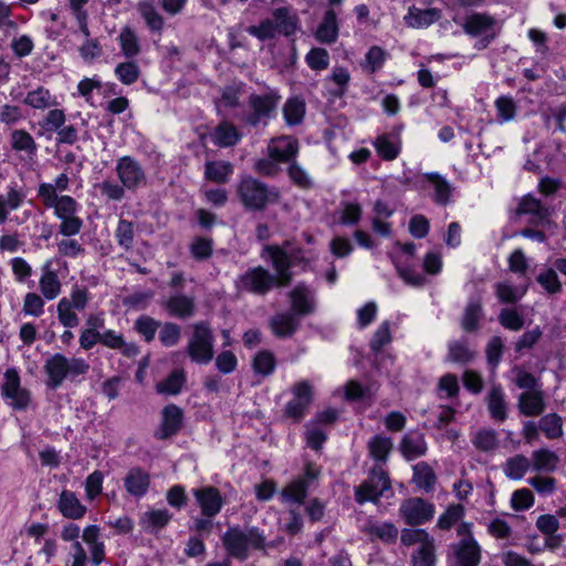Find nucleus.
Here are the masks:
<instances>
[{"instance_id": "5fc2aeb1", "label": "nucleus", "mask_w": 566, "mask_h": 566, "mask_svg": "<svg viewBox=\"0 0 566 566\" xmlns=\"http://www.w3.org/2000/svg\"><path fill=\"white\" fill-rule=\"evenodd\" d=\"M114 72L124 85H132L136 83L142 75L139 65L133 61V59L130 61L118 63Z\"/></svg>"}, {"instance_id": "3c124183", "label": "nucleus", "mask_w": 566, "mask_h": 566, "mask_svg": "<svg viewBox=\"0 0 566 566\" xmlns=\"http://www.w3.org/2000/svg\"><path fill=\"white\" fill-rule=\"evenodd\" d=\"M305 102L300 97L289 98L283 106V115L289 125L300 124L305 115Z\"/></svg>"}, {"instance_id": "6e6d98bb", "label": "nucleus", "mask_w": 566, "mask_h": 566, "mask_svg": "<svg viewBox=\"0 0 566 566\" xmlns=\"http://www.w3.org/2000/svg\"><path fill=\"white\" fill-rule=\"evenodd\" d=\"M472 443L480 451H493L499 444L497 434L493 429H481L473 436Z\"/></svg>"}, {"instance_id": "9b49d317", "label": "nucleus", "mask_w": 566, "mask_h": 566, "mask_svg": "<svg viewBox=\"0 0 566 566\" xmlns=\"http://www.w3.org/2000/svg\"><path fill=\"white\" fill-rule=\"evenodd\" d=\"M115 172L127 190H136L147 182V176L142 164L132 156H123L116 160Z\"/></svg>"}, {"instance_id": "412c9836", "label": "nucleus", "mask_w": 566, "mask_h": 566, "mask_svg": "<svg viewBox=\"0 0 566 566\" xmlns=\"http://www.w3.org/2000/svg\"><path fill=\"white\" fill-rule=\"evenodd\" d=\"M57 510L69 520H81L85 516L87 507L81 502L75 492L63 490L59 496Z\"/></svg>"}, {"instance_id": "864d4df0", "label": "nucleus", "mask_w": 566, "mask_h": 566, "mask_svg": "<svg viewBox=\"0 0 566 566\" xmlns=\"http://www.w3.org/2000/svg\"><path fill=\"white\" fill-rule=\"evenodd\" d=\"M392 449L390 438L384 436H376L368 442V451L377 462L385 463Z\"/></svg>"}, {"instance_id": "09e8293b", "label": "nucleus", "mask_w": 566, "mask_h": 566, "mask_svg": "<svg viewBox=\"0 0 566 566\" xmlns=\"http://www.w3.org/2000/svg\"><path fill=\"white\" fill-rule=\"evenodd\" d=\"M531 468V461L523 454L509 458L504 464V472L512 480H521Z\"/></svg>"}, {"instance_id": "69168bd1", "label": "nucleus", "mask_w": 566, "mask_h": 566, "mask_svg": "<svg viewBox=\"0 0 566 566\" xmlns=\"http://www.w3.org/2000/svg\"><path fill=\"white\" fill-rule=\"evenodd\" d=\"M281 163L270 156L259 158L253 164V170L255 174L274 178L281 172Z\"/></svg>"}, {"instance_id": "a878e982", "label": "nucleus", "mask_w": 566, "mask_h": 566, "mask_svg": "<svg viewBox=\"0 0 566 566\" xmlns=\"http://www.w3.org/2000/svg\"><path fill=\"white\" fill-rule=\"evenodd\" d=\"M496 20L489 13L475 12L468 15L462 23L464 32L472 36H478L493 30Z\"/></svg>"}, {"instance_id": "37998d69", "label": "nucleus", "mask_w": 566, "mask_h": 566, "mask_svg": "<svg viewBox=\"0 0 566 566\" xmlns=\"http://www.w3.org/2000/svg\"><path fill=\"white\" fill-rule=\"evenodd\" d=\"M171 517L168 510H149L142 515L140 525L145 531L157 532L164 528Z\"/></svg>"}, {"instance_id": "c03bdc74", "label": "nucleus", "mask_w": 566, "mask_h": 566, "mask_svg": "<svg viewBox=\"0 0 566 566\" xmlns=\"http://www.w3.org/2000/svg\"><path fill=\"white\" fill-rule=\"evenodd\" d=\"M137 10L150 31L161 33L164 29V18L158 13L151 0L139 1L137 3Z\"/></svg>"}, {"instance_id": "423d86ee", "label": "nucleus", "mask_w": 566, "mask_h": 566, "mask_svg": "<svg viewBox=\"0 0 566 566\" xmlns=\"http://www.w3.org/2000/svg\"><path fill=\"white\" fill-rule=\"evenodd\" d=\"M235 287L239 292L265 296L273 289H280L274 280V274L269 269L256 265L249 268L235 280Z\"/></svg>"}, {"instance_id": "4be33fe9", "label": "nucleus", "mask_w": 566, "mask_h": 566, "mask_svg": "<svg viewBox=\"0 0 566 566\" xmlns=\"http://www.w3.org/2000/svg\"><path fill=\"white\" fill-rule=\"evenodd\" d=\"M338 33L337 13L334 9H328L314 33L315 39L322 44H333L337 41Z\"/></svg>"}, {"instance_id": "39448f33", "label": "nucleus", "mask_w": 566, "mask_h": 566, "mask_svg": "<svg viewBox=\"0 0 566 566\" xmlns=\"http://www.w3.org/2000/svg\"><path fill=\"white\" fill-rule=\"evenodd\" d=\"M192 333L187 344V355L197 364H208L213 358L214 335L210 324L206 321L197 322L191 326Z\"/></svg>"}, {"instance_id": "473e14b6", "label": "nucleus", "mask_w": 566, "mask_h": 566, "mask_svg": "<svg viewBox=\"0 0 566 566\" xmlns=\"http://www.w3.org/2000/svg\"><path fill=\"white\" fill-rule=\"evenodd\" d=\"M440 18L441 11L437 8L419 9L412 6L409 8L405 21L411 28H422L434 23Z\"/></svg>"}, {"instance_id": "a19ab883", "label": "nucleus", "mask_w": 566, "mask_h": 566, "mask_svg": "<svg viewBox=\"0 0 566 566\" xmlns=\"http://www.w3.org/2000/svg\"><path fill=\"white\" fill-rule=\"evenodd\" d=\"M240 138L241 134L230 122H221L212 133V140L219 147L233 146Z\"/></svg>"}, {"instance_id": "a18cd8bd", "label": "nucleus", "mask_w": 566, "mask_h": 566, "mask_svg": "<svg viewBox=\"0 0 566 566\" xmlns=\"http://www.w3.org/2000/svg\"><path fill=\"white\" fill-rule=\"evenodd\" d=\"M40 291L46 300L56 298L62 290V284L56 272L45 268L39 282Z\"/></svg>"}, {"instance_id": "f03ea898", "label": "nucleus", "mask_w": 566, "mask_h": 566, "mask_svg": "<svg viewBox=\"0 0 566 566\" xmlns=\"http://www.w3.org/2000/svg\"><path fill=\"white\" fill-rule=\"evenodd\" d=\"M221 541L227 554L239 560H245L250 549H264L265 547V536L256 527H229Z\"/></svg>"}, {"instance_id": "72a5a7b5", "label": "nucleus", "mask_w": 566, "mask_h": 566, "mask_svg": "<svg viewBox=\"0 0 566 566\" xmlns=\"http://www.w3.org/2000/svg\"><path fill=\"white\" fill-rule=\"evenodd\" d=\"M118 44L123 55L129 60L138 56L142 52V44L136 31L129 25L122 28L118 34Z\"/></svg>"}, {"instance_id": "cd10ccee", "label": "nucleus", "mask_w": 566, "mask_h": 566, "mask_svg": "<svg viewBox=\"0 0 566 566\" xmlns=\"http://www.w3.org/2000/svg\"><path fill=\"white\" fill-rule=\"evenodd\" d=\"M515 213L517 216H532V222L534 223L543 222L549 217L548 208L531 195H526L520 200Z\"/></svg>"}, {"instance_id": "052dcab7", "label": "nucleus", "mask_w": 566, "mask_h": 566, "mask_svg": "<svg viewBox=\"0 0 566 566\" xmlns=\"http://www.w3.org/2000/svg\"><path fill=\"white\" fill-rule=\"evenodd\" d=\"M115 237L122 248L126 251L130 250L134 245L135 238L134 223L132 221L120 219L115 231Z\"/></svg>"}, {"instance_id": "4d7b16f0", "label": "nucleus", "mask_w": 566, "mask_h": 566, "mask_svg": "<svg viewBox=\"0 0 566 566\" xmlns=\"http://www.w3.org/2000/svg\"><path fill=\"white\" fill-rule=\"evenodd\" d=\"M275 365L276 359L274 354L265 349L256 353L252 363L254 371L262 376L271 375L275 369Z\"/></svg>"}, {"instance_id": "79ce46f5", "label": "nucleus", "mask_w": 566, "mask_h": 566, "mask_svg": "<svg viewBox=\"0 0 566 566\" xmlns=\"http://www.w3.org/2000/svg\"><path fill=\"white\" fill-rule=\"evenodd\" d=\"M412 482L428 493L434 489L437 475L427 462H419L413 467Z\"/></svg>"}, {"instance_id": "b1692460", "label": "nucleus", "mask_w": 566, "mask_h": 566, "mask_svg": "<svg viewBox=\"0 0 566 566\" xmlns=\"http://www.w3.org/2000/svg\"><path fill=\"white\" fill-rule=\"evenodd\" d=\"M484 318L483 303L481 298L470 300L461 316V327L465 333H476L481 328Z\"/></svg>"}, {"instance_id": "bb28decb", "label": "nucleus", "mask_w": 566, "mask_h": 566, "mask_svg": "<svg viewBox=\"0 0 566 566\" xmlns=\"http://www.w3.org/2000/svg\"><path fill=\"white\" fill-rule=\"evenodd\" d=\"M298 326L300 321L294 313H277L270 319V327L273 334L280 338L292 336Z\"/></svg>"}, {"instance_id": "5701e85b", "label": "nucleus", "mask_w": 566, "mask_h": 566, "mask_svg": "<svg viewBox=\"0 0 566 566\" xmlns=\"http://www.w3.org/2000/svg\"><path fill=\"white\" fill-rule=\"evenodd\" d=\"M101 344L107 348L118 350L128 358L136 357L139 354V347L135 343L126 342L123 334L113 329L101 332Z\"/></svg>"}, {"instance_id": "c9c22d12", "label": "nucleus", "mask_w": 566, "mask_h": 566, "mask_svg": "<svg viewBox=\"0 0 566 566\" xmlns=\"http://www.w3.org/2000/svg\"><path fill=\"white\" fill-rule=\"evenodd\" d=\"M23 103L33 109L44 111L57 105L56 98L49 88L38 86L27 93Z\"/></svg>"}, {"instance_id": "e433bc0d", "label": "nucleus", "mask_w": 566, "mask_h": 566, "mask_svg": "<svg viewBox=\"0 0 566 566\" xmlns=\"http://www.w3.org/2000/svg\"><path fill=\"white\" fill-rule=\"evenodd\" d=\"M24 199V191L17 187H10L6 195L0 196V224L7 222L10 211L19 209Z\"/></svg>"}, {"instance_id": "4468645a", "label": "nucleus", "mask_w": 566, "mask_h": 566, "mask_svg": "<svg viewBox=\"0 0 566 566\" xmlns=\"http://www.w3.org/2000/svg\"><path fill=\"white\" fill-rule=\"evenodd\" d=\"M300 150L297 138L290 135L273 137L266 146V155L275 158L281 164H290L295 160Z\"/></svg>"}, {"instance_id": "7c9ffc66", "label": "nucleus", "mask_w": 566, "mask_h": 566, "mask_svg": "<svg viewBox=\"0 0 566 566\" xmlns=\"http://www.w3.org/2000/svg\"><path fill=\"white\" fill-rule=\"evenodd\" d=\"M433 188V200L438 205L446 206L451 201L452 186L438 172H428L422 176Z\"/></svg>"}, {"instance_id": "c85d7f7f", "label": "nucleus", "mask_w": 566, "mask_h": 566, "mask_svg": "<svg viewBox=\"0 0 566 566\" xmlns=\"http://www.w3.org/2000/svg\"><path fill=\"white\" fill-rule=\"evenodd\" d=\"M455 555L460 566H478L481 549L473 537H464L457 545Z\"/></svg>"}, {"instance_id": "49530a36", "label": "nucleus", "mask_w": 566, "mask_h": 566, "mask_svg": "<svg viewBox=\"0 0 566 566\" xmlns=\"http://www.w3.org/2000/svg\"><path fill=\"white\" fill-rule=\"evenodd\" d=\"M476 356L475 350L471 349L468 342L464 339L454 340L448 347V360L467 365L471 363Z\"/></svg>"}, {"instance_id": "58836bf2", "label": "nucleus", "mask_w": 566, "mask_h": 566, "mask_svg": "<svg viewBox=\"0 0 566 566\" xmlns=\"http://www.w3.org/2000/svg\"><path fill=\"white\" fill-rule=\"evenodd\" d=\"M400 450L407 460H413L426 453L427 443L422 434L408 433L401 439Z\"/></svg>"}, {"instance_id": "0e129e2a", "label": "nucleus", "mask_w": 566, "mask_h": 566, "mask_svg": "<svg viewBox=\"0 0 566 566\" xmlns=\"http://www.w3.org/2000/svg\"><path fill=\"white\" fill-rule=\"evenodd\" d=\"M495 295L501 303L515 304L525 294V290H518L517 287L507 283H497L494 286Z\"/></svg>"}, {"instance_id": "bf43d9fd", "label": "nucleus", "mask_w": 566, "mask_h": 566, "mask_svg": "<svg viewBox=\"0 0 566 566\" xmlns=\"http://www.w3.org/2000/svg\"><path fill=\"white\" fill-rule=\"evenodd\" d=\"M412 566H434V541L419 546L411 555Z\"/></svg>"}, {"instance_id": "393cba45", "label": "nucleus", "mask_w": 566, "mask_h": 566, "mask_svg": "<svg viewBox=\"0 0 566 566\" xmlns=\"http://www.w3.org/2000/svg\"><path fill=\"white\" fill-rule=\"evenodd\" d=\"M124 485L130 495L142 497L149 489L150 476L142 468H132L124 479Z\"/></svg>"}, {"instance_id": "4c0bfd02", "label": "nucleus", "mask_w": 566, "mask_h": 566, "mask_svg": "<svg viewBox=\"0 0 566 566\" xmlns=\"http://www.w3.org/2000/svg\"><path fill=\"white\" fill-rule=\"evenodd\" d=\"M377 154L384 160H394L400 153V139L397 135L384 134L374 142Z\"/></svg>"}, {"instance_id": "13d9d810", "label": "nucleus", "mask_w": 566, "mask_h": 566, "mask_svg": "<svg viewBox=\"0 0 566 566\" xmlns=\"http://www.w3.org/2000/svg\"><path fill=\"white\" fill-rule=\"evenodd\" d=\"M305 62L313 71H324L329 66V53L324 48H313L305 55Z\"/></svg>"}, {"instance_id": "f8f14e48", "label": "nucleus", "mask_w": 566, "mask_h": 566, "mask_svg": "<svg viewBox=\"0 0 566 566\" xmlns=\"http://www.w3.org/2000/svg\"><path fill=\"white\" fill-rule=\"evenodd\" d=\"M292 394L293 399L286 403L284 413L287 418L298 422L312 403L313 386L308 380L297 381L292 387Z\"/></svg>"}, {"instance_id": "0eeeda50", "label": "nucleus", "mask_w": 566, "mask_h": 566, "mask_svg": "<svg viewBox=\"0 0 566 566\" xmlns=\"http://www.w3.org/2000/svg\"><path fill=\"white\" fill-rule=\"evenodd\" d=\"M390 489V480L380 464H375L368 478L355 489V500L359 504L365 502L377 503L385 491Z\"/></svg>"}, {"instance_id": "6ab92c4d", "label": "nucleus", "mask_w": 566, "mask_h": 566, "mask_svg": "<svg viewBox=\"0 0 566 566\" xmlns=\"http://www.w3.org/2000/svg\"><path fill=\"white\" fill-rule=\"evenodd\" d=\"M518 412L524 417H538L546 409L545 392L538 390H524L517 398Z\"/></svg>"}, {"instance_id": "aec40b11", "label": "nucleus", "mask_w": 566, "mask_h": 566, "mask_svg": "<svg viewBox=\"0 0 566 566\" xmlns=\"http://www.w3.org/2000/svg\"><path fill=\"white\" fill-rule=\"evenodd\" d=\"M485 402L491 419L495 422H504L509 415V405L505 399V392L500 384H492L485 396Z\"/></svg>"}, {"instance_id": "2f4dec72", "label": "nucleus", "mask_w": 566, "mask_h": 566, "mask_svg": "<svg viewBox=\"0 0 566 566\" xmlns=\"http://www.w3.org/2000/svg\"><path fill=\"white\" fill-rule=\"evenodd\" d=\"M276 32L290 36L293 35L298 28V17L291 9L283 7L277 8L272 13Z\"/></svg>"}, {"instance_id": "f704fd0d", "label": "nucleus", "mask_w": 566, "mask_h": 566, "mask_svg": "<svg viewBox=\"0 0 566 566\" xmlns=\"http://www.w3.org/2000/svg\"><path fill=\"white\" fill-rule=\"evenodd\" d=\"M233 174V166L226 160H208L205 164V178L214 184H227Z\"/></svg>"}, {"instance_id": "9d476101", "label": "nucleus", "mask_w": 566, "mask_h": 566, "mask_svg": "<svg viewBox=\"0 0 566 566\" xmlns=\"http://www.w3.org/2000/svg\"><path fill=\"white\" fill-rule=\"evenodd\" d=\"M436 513L433 503L422 497L405 499L399 506L398 514L408 526L415 527L430 522Z\"/></svg>"}, {"instance_id": "c756f323", "label": "nucleus", "mask_w": 566, "mask_h": 566, "mask_svg": "<svg viewBox=\"0 0 566 566\" xmlns=\"http://www.w3.org/2000/svg\"><path fill=\"white\" fill-rule=\"evenodd\" d=\"M166 310L171 316L188 318L195 314L196 302L192 296L185 294L172 295L166 302Z\"/></svg>"}, {"instance_id": "774afa93", "label": "nucleus", "mask_w": 566, "mask_h": 566, "mask_svg": "<svg viewBox=\"0 0 566 566\" xmlns=\"http://www.w3.org/2000/svg\"><path fill=\"white\" fill-rule=\"evenodd\" d=\"M497 111L499 122H509L514 119L517 111V105L511 96H500L494 102Z\"/></svg>"}, {"instance_id": "2eb2a0df", "label": "nucleus", "mask_w": 566, "mask_h": 566, "mask_svg": "<svg viewBox=\"0 0 566 566\" xmlns=\"http://www.w3.org/2000/svg\"><path fill=\"white\" fill-rule=\"evenodd\" d=\"M192 494L205 517L212 518L220 513L224 502L217 488L201 486L192 490Z\"/></svg>"}, {"instance_id": "ddd939ff", "label": "nucleus", "mask_w": 566, "mask_h": 566, "mask_svg": "<svg viewBox=\"0 0 566 566\" xmlns=\"http://www.w3.org/2000/svg\"><path fill=\"white\" fill-rule=\"evenodd\" d=\"M2 395L10 399L12 408L25 410L31 402V394L21 387L20 376L15 369H8L4 374V382L1 387Z\"/></svg>"}, {"instance_id": "7ed1b4c3", "label": "nucleus", "mask_w": 566, "mask_h": 566, "mask_svg": "<svg viewBox=\"0 0 566 566\" xmlns=\"http://www.w3.org/2000/svg\"><path fill=\"white\" fill-rule=\"evenodd\" d=\"M43 369L48 376L46 386L56 389L62 386L67 377L76 378L85 375L90 369V364L83 358H69L56 353L45 360Z\"/></svg>"}, {"instance_id": "8fccbe9b", "label": "nucleus", "mask_w": 566, "mask_h": 566, "mask_svg": "<svg viewBox=\"0 0 566 566\" xmlns=\"http://www.w3.org/2000/svg\"><path fill=\"white\" fill-rule=\"evenodd\" d=\"M186 381V374L182 369H176L170 375L156 385L159 394L177 395L181 391Z\"/></svg>"}, {"instance_id": "de8ad7c7", "label": "nucleus", "mask_w": 566, "mask_h": 566, "mask_svg": "<svg viewBox=\"0 0 566 566\" xmlns=\"http://www.w3.org/2000/svg\"><path fill=\"white\" fill-rule=\"evenodd\" d=\"M563 418L555 413H547L538 420L541 432L549 440L563 437Z\"/></svg>"}, {"instance_id": "6e6552de", "label": "nucleus", "mask_w": 566, "mask_h": 566, "mask_svg": "<svg viewBox=\"0 0 566 566\" xmlns=\"http://www.w3.org/2000/svg\"><path fill=\"white\" fill-rule=\"evenodd\" d=\"M281 98V95L275 90H268L261 94H251L248 101L251 112L247 115L245 122L252 126H256L260 123L265 124L275 114Z\"/></svg>"}, {"instance_id": "f3484780", "label": "nucleus", "mask_w": 566, "mask_h": 566, "mask_svg": "<svg viewBox=\"0 0 566 566\" xmlns=\"http://www.w3.org/2000/svg\"><path fill=\"white\" fill-rule=\"evenodd\" d=\"M184 423L182 410L171 403L166 406L161 412V423L159 429L156 431L155 437L159 440H166L176 436Z\"/></svg>"}, {"instance_id": "1a4fd4ad", "label": "nucleus", "mask_w": 566, "mask_h": 566, "mask_svg": "<svg viewBox=\"0 0 566 566\" xmlns=\"http://www.w3.org/2000/svg\"><path fill=\"white\" fill-rule=\"evenodd\" d=\"M321 475V468L313 462H307L302 475L286 484L281 493L282 500L290 504H302L306 497L307 490Z\"/></svg>"}, {"instance_id": "680f3d73", "label": "nucleus", "mask_w": 566, "mask_h": 566, "mask_svg": "<svg viewBox=\"0 0 566 566\" xmlns=\"http://www.w3.org/2000/svg\"><path fill=\"white\" fill-rule=\"evenodd\" d=\"M57 318L59 322L67 328L76 327L80 324V318L75 313V308H73L66 297H62L56 306Z\"/></svg>"}, {"instance_id": "e2e57ef3", "label": "nucleus", "mask_w": 566, "mask_h": 566, "mask_svg": "<svg viewBox=\"0 0 566 566\" xmlns=\"http://www.w3.org/2000/svg\"><path fill=\"white\" fill-rule=\"evenodd\" d=\"M499 323L509 331L517 332L523 328L524 318L515 308L505 307L499 314Z\"/></svg>"}, {"instance_id": "20e7f679", "label": "nucleus", "mask_w": 566, "mask_h": 566, "mask_svg": "<svg viewBox=\"0 0 566 566\" xmlns=\"http://www.w3.org/2000/svg\"><path fill=\"white\" fill-rule=\"evenodd\" d=\"M302 250H296L289 254L284 247L277 244H266L263 247L261 256L268 259L275 271L274 280L279 287H286L293 281L292 266L304 263L307 264L305 256L301 255Z\"/></svg>"}, {"instance_id": "f257e3e1", "label": "nucleus", "mask_w": 566, "mask_h": 566, "mask_svg": "<svg viewBox=\"0 0 566 566\" xmlns=\"http://www.w3.org/2000/svg\"><path fill=\"white\" fill-rule=\"evenodd\" d=\"M235 195L243 208L249 211H263L281 199V192L276 187L249 175L240 178L235 186Z\"/></svg>"}, {"instance_id": "dca6fc26", "label": "nucleus", "mask_w": 566, "mask_h": 566, "mask_svg": "<svg viewBox=\"0 0 566 566\" xmlns=\"http://www.w3.org/2000/svg\"><path fill=\"white\" fill-rule=\"evenodd\" d=\"M361 532L368 536L370 541H380L387 545L396 543L399 534V531L394 523L378 521L373 517H368L365 521Z\"/></svg>"}, {"instance_id": "a211bd4d", "label": "nucleus", "mask_w": 566, "mask_h": 566, "mask_svg": "<svg viewBox=\"0 0 566 566\" xmlns=\"http://www.w3.org/2000/svg\"><path fill=\"white\" fill-rule=\"evenodd\" d=\"M291 308L297 316H306L314 312L315 301L313 291L303 282L289 292Z\"/></svg>"}, {"instance_id": "603ef678", "label": "nucleus", "mask_w": 566, "mask_h": 566, "mask_svg": "<svg viewBox=\"0 0 566 566\" xmlns=\"http://www.w3.org/2000/svg\"><path fill=\"white\" fill-rule=\"evenodd\" d=\"M533 468L536 471H547L553 472L558 464V455L548 450V449H539L533 452Z\"/></svg>"}, {"instance_id": "ea45409f", "label": "nucleus", "mask_w": 566, "mask_h": 566, "mask_svg": "<svg viewBox=\"0 0 566 566\" xmlns=\"http://www.w3.org/2000/svg\"><path fill=\"white\" fill-rule=\"evenodd\" d=\"M10 143L13 150L24 151L30 159L36 156L38 145L25 129H14L10 135Z\"/></svg>"}, {"instance_id": "338daca9", "label": "nucleus", "mask_w": 566, "mask_h": 566, "mask_svg": "<svg viewBox=\"0 0 566 566\" xmlns=\"http://www.w3.org/2000/svg\"><path fill=\"white\" fill-rule=\"evenodd\" d=\"M287 175L294 186L307 190L313 187V181L308 174L296 163V160L289 164Z\"/></svg>"}]
</instances>
